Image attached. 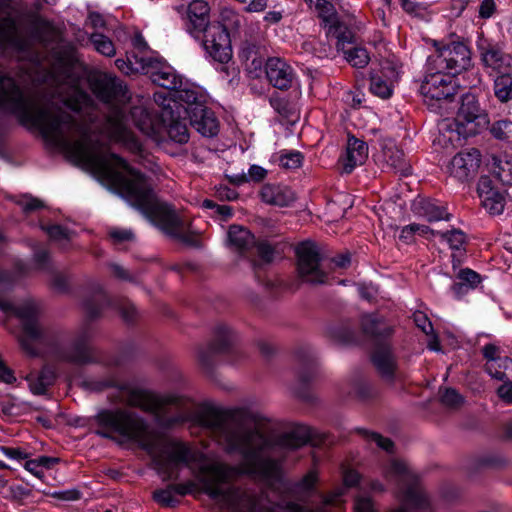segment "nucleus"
Instances as JSON below:
<instances>
[{
    "instance_id": "obj_2",
    "label": "nucleus",
    "mask_w": 512,
    "mask_h": 512,
    "mask_svg": "<svg viewBox=\"0 0 512 512\" xmlns=\"http://www.w3.org/2000/svg\"><path fill=\"white\" fill-rule=\"evenodd\" d=\"M259 421L260 415L247 408L211 411L203 416L202 424L218 436L226 451L242 457L240 466L214 461L201 467L202 491L211 499L227 498L228 493L219 484L241 474L277 478L280 461L286 454L302 448L310 440L307 426L296 425L270 436L257 427Z\"/></svg>"
},
{
    "instance_id": "obj_62",
    "label": "nucleus",
    "mask_w": 512,
    "mask_h": 512,
    "mask_svg": "<svg viewBox=\"0 0 512 512\" xmlns=\"http://www.w3.org/2000/svg\"><path fill=\"white\" fill-rule=\"evenodd\" d=\"M483 356L488 360V363H498L500 356V348L494 344H487L482 349Z\"/></svg>"
},
{
    "instance_id": "obj_30",
    "label": "nucleus",
    "mask_w": 512,
    "mask_h": 512,
    "mask_svg": "<svg viewBox=\"0 0 512 512\" xmlns=\"http://www.w3.org/2000/svg\"><path fill=\"white\" fill-rule=\"evenodd\" d=\"M414 209L424 216L429 222L446 220L449 221L451 215L444 207L439 206L436 202L429 199H421L414 203Z\"/></svg>"
},
{
    "instance_id": "obj_3",
    "label": "nucleus",
    "mask_w": 512,
    "mask_h": 512,
    "mask_svg": "<svg viewBox=\"0 0 512 512\" xmlns=\"http://www.w3.org/2000/svg\"><path fill=\"white\" fill-rule=\"evenodd\" d=\"M99 426L95 433L104 438L114 434L138 443L152 457L153 464L165 480L175 478L179 465L196 460L195 452L181 442L160 440L149 424L137 413L127 409L102 410L95 416Z\"/></svg>"
},
{
    "instance_id": "obj_41",
    "label": "nucleus",
    "mask_w": 512,
    "mask_h": 512,
    "mask_svg": "<svg viewBox=\"0 0 512 512\" xmlns=\"http://www.w3.org/2000/svg\"><path fill=\"white\" fill-rule=\"evenodd\" d=\"M175 100L179 105V108L176 109V113L180 116V108L184 109L185 114L188 115V110L196 105H203L201 101H199L198 93L193 89H180L178 88L175 92Z\"/></svg>"
},
{
    "instance_id": "obj_26",
    "label": "nucleus",
    "mask_w": 512,
    "mask_h": 512,
    "mask_svg": "<svg viewBox=\"0 0 512 512\" xmlns=\"http://www.w3.org/2000/svg\"><path fill=\"white\" fill-rule=\"evenodd\" d=\"M261 199L271 205L288 206L296 199L295 193L286 186L266 184L261 189Z\"/></svg>"
},
{
    "instance_id": "obj_29",
    "label": "nucleus",
    "mask_w": 512,
    "mask_h": 512,
    "mask_svg": "<svg viewBox=\"0 0 512 512\" xmlns=\"http://www.w3.org/2000/svg\"><path fill=\"white\" fill-rule=\"evenodd\" d=\"M130 118L143 134L150 137L156 134L157 120L143 105L133 106L130 110Z\"/></svg>"
},
{
    "instance_id": "obj_42",
    "label": "nucleus",
    "mask_w": 512,
    "mask_h": 512,
    "mask_svg": "<svg viewBox=\"0 0 512 512\" xmlns=\"http://www.w3.org/2000/svg\"><path fill=\"white\" fill-rule=\"evenodd\" d=\"M494 94L502 103L512 100V76L510 74H501L495 78Z\"/></svg>"
},
{
    "instance_id": "obj_52",
    "label": "nucleus",
    "mask_w": 512,
    "mask_h": 512,
    "mask_svg": "<svg viewBox=\"0 0 512 512\" xmlns=\"http://www.w3.org/2000/svg\"><path fill=\"white\" fill-rule=\"evenodd\" d=\"M16 204L23 210L24 213H31L36 210L44 208V203L31 195H23L17 201Z\"/></svg>"
},
{
    "instance_id": "obj_23",
    "label": "nucleus",
    "mask_w": 512,
    "mask_h": 512,
    "mask_svg": "<svg viewBox=\"0 0 512 512\" xmlns=\"http://www.w3.org/2000/svg\"><path fill=\"white\" fill-rule=\"evenodd\" d=\"M110 304L107 294L104 292L100 285H96L85 296L83 301V308L85 317L88 321L98 319L103 309Z\"/></svg>"
},
{
    "instance_id": "obj_48",
    "label": "nucleus",
    "mask_w": 512,
    "mask_h": 512,
    "mask_svg": "<svg viewBox=\"0 0 512 512\" xmlns=\"http://www.w3.org/2000/svg\"><path fill=\"white\" fill-rule=\"evenodd\" d=\"M249 252L257 255L263 263L272 262L274 257V248L267 241H255Z\"/></svg>"
},
{
    "instance_id": "obj_19",
    "label": "nucleus",
    "mask_w": 512,
    "mask_h": 512,
    "mask_svg": "<svg viewBox=\"0 0 512 512\" xmlns=\"http://www.w3.org/2000/svg\"><path fill=\"white\" fill-rule=\"evenodd\" d=\"M190 125L200 134L213 137L218 133L219 122L214 112L204 105H196L188 110Z\"/></svg>"
},
{
    "instance_id": "obj_46",
    "label": "nucleus",
    "mask_w": 512,
    "mask_h": 512,
    "mask_svg": "<svg viewBox=\"0 0 512 512\" xmlns=\"http://www.w3.org/2000/svg\"><path fill=\"white\" fill-rule=\"evenodd\" d=\"M90 40L97 52L108 57L115 55V47L112 41L105 35L101 33H93Z\"/></svg>"
},
{
    "instance_id": "obj_64",
    "label": "nucleus",
    "mask_w": 512,
    "mask_h": 512,
    "mask_svg": "<svg viewBox=\"0 0 512 512\" xmlns=\"http://www.w3.org/2000/svg\"><path fill=\"white\" fill-rule=\"evenodd\" d=\"M505 381L497 390L498 396L507 403H512V382Z\"/></svg>"
},
{
    "instance_id": "obj_58",
    "label": "nucleus",
    "mask_w": 512,
    "mask_h": 512,
    "mask_svg": "<svg viewBox=\"0 0 512 512\" xmlns=\"http://www.w3.org/2000/svg\"><path fill=\"white\" fill-rule=\"evenodd\" d=\"M119 312L124 321L130 323L137 317L135 306L129 301H123L119 304Z\"/></svg>"
},
{
    "instance_id": "obj_7",
    "label": "nucleus",
    "mask_w": 512,
    "mask_h": 512,
    "mask_svg": "<svg viewBox=\"0 0 512 512\" xmlns=\"http://www.w3.org/2000/svg\"><path fill=\"white\" fill-rule=\"evenodd\" d=\"M458 66H430L420 86V92L424 97V102L430 110L440 114H447L448 105L452 102L456 94L457 82L456 76L466 70L464 66L457 69Z\"/></svg>"
},
{
    "instance_id": "obj_44",
    "label": "nucleus",
    "mask_w": 512,
    "mask_h": 512,
    "mask_svg": "<svg viewBox=\"0 0 512 512\" xmlns=\"http://www.w3.org/2000/svg\"><path fill=\"white\" fill-rule=\"evenodd\" d=\"M340 52L343 53V60L347 62H354V64H368L369 62L368 53L364 48L352 45L342 47Z\"/></svg>"
},
{
    "instance_id": "obj_50",
    "label": "nucleus",
    "mask_w": 512,
    "mask_h": 512,
    "mask_svg": "<svg viewBox=\"0 0 512 512\" xmlns=\"http://www.w3.org/2000/svg\"><path fill=\"white\" fill-rule=\"evenodd\" d=\"M315 7L326 25L329 26L338 19L334 7L330 2L326 0H315Z\"/></svg>"
},
{
    "instance_id": "obj_57",
    "label": "nucleus",
    "mask_w": 512,
    "mask_h": 512,
    "mask_svg": "<svg viewBox=\"0 0 512 512\" xmlns=\"http://www.w3.org/2000/svg\"><path fill=\"white\" fill-rule=\"evenodd\" d=\"M457 278L467 286L474 289L480 283V275L471 269H462L459 271Z\"/></svg>"
},
{
    "instance_id": "obj_15",
    "label": "nucleus",
    "mask_w": 512,
    "mask_h": 512,
    "mask_svg": "<svg viewBox=\"0 0 512 512\" xmlns=\"http://www.w3.org/2000/svg\"><path fill=\"white\" fill-rule=\"evenodd\" d=\"M203 32H205L204 48L207 53L214 61L227 64L232 57L231 34L214 24L209 25Z\"/></svg>"
},
{
    "instance_id": "obj_56",
    "label": "nucleus",
    "mask_w": 512,
    "mask_h": 512,
    "mask_svg": "<svg viewBox=\"0 0 512 512\" xmlns=\"http://www.w3.org/2000/svg\"><path fill=\"white\" fill-rule=\"evenodd\" d=\"M173 491L169 486L166 489L157 490L154 492V499L163 506L173 507L177 503L174 498Z\"/></svg>"
},
{
    "instance_id": "obj_4",
    "label": "nucleus",
    "mask_w": 512,
    "mask_h": 512,
    "mask_svg": "<svg viewBox=\"0 0 512 512\" xmlns=\"http://www.w3.org/2000/svg\"><path fill=\"white\" fill-rule=\"evenodd\" d=\"M87 82L96 97L110 105L106 130L111 139L123 143L132 153L142 158V146L130 131L128 116L122 107L130 99L126 86L116 77L100 72L89 74Z\"/></svg>"
},
{
    "instance_id": "obj_8",
    "label": "nucleus",
    "mask_w": 512,
    "mask_h": 512,
    "mask_svg": "<svg viewBox=\"0 0 512 512\" xmlns=\"http://www.w3.org/2000/svg\"><path fill=\"white\" fill-rule=\"evenodd\" d=\"M384 477L397 486L396 497L401 502V506L391 512H409L407 506L417 509L429 507L428 496L420 486L418 477L405 463L392 460L384 469Z\"/></svg>"
},
{
    "instance_id": "obj_45",
    "label": "nucleus",
    "mask_w": 512,
    "mask_h": 512,
    "mask_svg": "<svg viewBox=\"0 0 512 512\" xmlns=\"http://www.w3.org/2000/svg\"><path fill=\"white\" fill-rule=\"evenodd\" d=\"M439 397L442 405L450 409H457L464 402V398L454 388H440Z\"/></svg>"
},
{
    "instance_id": "obj_22",
    "label": "nucleus",
    "mask_w": 512,
    "mask_h": 512,
    "mask_svg": "<svg viewBox=\"0 0 512 512\" xmlns=\"http://www.w3.org/2000/svg\"><path fill=\"white\" fill-rule=\"evenodd\" d=\"M132 56L138 64H163L165 59L153 50L141 33L135 32L131 38Z\"/></svg>"
},
{
    "instance_id": "obj_11",
    "label": "nucleus",
    "mask_w": 512,
    "mask_h": 512,
    "mask_svg": "<svg viewBox=\"0 0 512 512\" xmlns=\"http://www.w3.org/2000/svg\"><path fill=\"white\" fill-rule=\"evenodd\" d=\"M343 494L344 488H337L327 495H321L323 505L317 508L288 502L285 509H282L278 506L273 508L262 507L255 496L242 493L237 496L235 503H233V510L235 512H327L325 506L336 504Z\"/></svg>"
},
{
    "instance_id": "obj_39",
    "label": "nucleus",
    "mask_w": 512,
    "mask_h": 512,
    "mask_svg": "<svg viewBox=\"0 0 512 512\" xmlns=\"http://www.w3.org/2000/svg\"><path fill=\"white\" fill-rule=\"evenodd\" d=\"M169 117H170V124L168 126V135L169 137L180 144L186 143L189 139V133L188 128L185 120H180L177 115V118H175L173 111V107H170Z\"/></svg>"
},
{
    "instance_id": "obj_51",
    "label": "nucleus",
    "mask_w": 512,
    "mask_h": 512,
    "mask_svg": "<svg viewBox=\"0 0 512 512\" xmlns=\"http://www.w3.org/2000/svg\"><path fill=\"white\" fill-rule=\"evenodd\" d=\"M295 355L303 365H315L317 362V353L310 345L298 346Z\"/></svg>"
},
{
    "instance_id": "obj_43",
    "label": "nucleus",
    "mask_w": 512,
    "mask_h": 512,
    "mask_svg": "<svg viewBox=\"0 0 512 512\" xmlns=\"http://www.w3.org/2000/svg\"><path fill=\"white\" fill-rule=\"evenodd\" d=\"M355 431L358 434H360L363 438H365L368 442L375 443L379 448L387 452L393 451L394 443L392 442L391 439L383 437L382 435L376 432H371L364 428H357Z\"/></svg>"
},
{
    "instance_id": "obj_61",
    "label": "nucleus",
    "mask_w": 512,
    "mask_h": 512,
    "mask_svg": "<svg viewBox=\"0 0 512 512\" xmlns=\"http://www.w3.org/2000/svg\"><path fill=\"white\" fill-rule=\"evenodd\" d=\"M46 232L49 237L53 240H69V231L60 226V225H52L46 228Z\"/></svg>"
},
{
    "instance_id": "obj_40",
    "label": "nucleus",
    "mask_w": 512,
    "mask_h": 512,
    "mask_svg": "<svg viewBox=\"0 0 512 512\" xmlns=\"http://www.w3.org/2000/svg\"><path fill=\"white\" fill-rule=\"evenodd\" d=\"M328 336L341 344L350 343L354 340V331L348 323H333L327 327Z\"/></svg>"
},
{
    "instance_id": "obj_54",
    "label": "nucleus",
    "mask_w": 512,
    "mask_h": 512,
    "mask_svg": "<svg viewBox=\"0 0 512 512\" xmlns=\"http://www.w3.org/2000/svg\"><path fill=\"white\" fill-rule=\"evenodd\" d=\"M108 234L115 244L130 242L135 238L134 233L130 229L113 227L109 229Z\"/></svg>"
},
{
    "instance_id": "obj_35",
    "label": "nucleus",
    "mask_w": 512,
    "mask_h": 512,
    "mask_svg": "<svg viewBox=\"0 0 512 512\" xmlns=\"http://www.w3.org/2000/svg\"><path fill=\"white\" fill-rule=\"evenodd\" d=\"M384 159L396 173L407 176L410 174L411 166L406 161L404 152L396 146H387L384 149Z\"/></svg>"
},
{
    "instance_id": "obj_14",
    "label": "nucleus",
    "mask_w": 512,
    "mask_h": 512,
    "mask_svg": "<svg viewBox=\"0 0 512 512\" xmlns=\"http://www.w3.org/2000/svg\"><path fill=\"white\" fill-rule=\"evenodd\" d=\"M121 71L126 75L147 74L154 84L168 90H177L183 84L182 76L172 66H121Z\"/></svg>"
},
{
    "instance_id": "obj_55",
    "label": "nucleus",
    "mask_w": 512,
    "mask_h": 512,
    "mask_svg": "<svg viewBox=\"0 0 512 512\" xmlns=\"http://www.w3.org/2000/svg\"><path fill=\"white\" fill-rule=\"evenodd\" d=\"M303 160V156L300 152H290L280 157V165L287 169L298 168Z\"/></svg>"
},
{
    "instance_id": "obj_37",
    "label": "nucleus",
    "mask_w": 512,
    "mask_h": 512,
    "mask_svg": "<svg viewBox=\"0 0 512 512\" xmlns=\"http://www.w3.org/2000/svg\"><path fill=\"white\" fill-rule=\"evenodd\" d=\"M328 34L337 39V52L340 53L342 47L354 45L353 32L338 19L328 26Z\"/></svg>"
},
{
    "instance_id": "obj_60",
    "label": "nucleus",
    "mask_w": 512,
    "mask_h": 512,
    "mask_svg": "<svg viewBox=\"0 0 512 512\" xmlns=\"http://www.w3.org/2000/svg\"><path fill=\"white\" fill-rule=\"evenodd\" d=\"M84 385L89 390L102 391L106 388L114 386L115 380L113 378H107L104 380H90V381H85Z\"/></svg>"
},
{
    "instance_id": "obj_49",
    "label": "nucleus",
    "mask_w": 512,
    "mask_h": 512,
    "mask_svg": "<svg viewBox=\"0 0 512 512\" xmlns=\"http://www.w3.org/2000/svg\"><path fill=\"white\" fill-rule=\"evenodd\" d=\"M436 235L445 239L449 243L450 248L455 250H459L463 246L466 238L465 234L459 229H452L447 232L435 231V236Z\"/></svg>"
},
{
    "instance_id": "obj_16",
    "label": "nucleus",
    "mask_w": 512,
    "mask_h": 512,
    "mask_svg": "<svg viewBox=\"0 0 512 512\" xmlns=\"http://www.w3.org/2000/svg\"><path fill=\"white\" fill-rule=\"evenodd\" d=\"M371 362L380 376L388 384H393L398 371L397 358L388 343H379L371 353Z\"/></svg>"
},
{
    "instance_id": "obj_33",
    "label": "nucleus",
    "mask_w": 512,
    "mask_h": 512,
    "mask_svg": "<svg viewBox=\"0 0 512 512\" xmlns=\"http://www.w3.org/2000/svg\"><path fill=\"white\" fill-rule=\"evenodd\" d=\"M437 50L446 64H459L470 60V50L461 42H453L442 48H437Z\"/></svg>"
},
{
    "instance_id": "obj_17",
    "label": "nucleus",
    "mask_w": 512,
    "mask_h": 512,
    "mask_svg": "<svg viewBox=\"0 0 512 512\" xmlns=\"http://www.w3.org/2000/svg\"><path fill=\"white\" fill-rule=\"evenodd\" d=\"M477 193L482 207L490 215H500L506 205L505 195L493 185L489 176H481L477 184Z\"/></svg>"
},
{
    "instance_id": "obj_63",
    "label": "nucleus",
    "mask_w": 512,
    "mask_h": 512,
    "mask_svg": "<svg viewBox=\"0 0 512 512\" xmlns=\"http://www.w3.org/2000/svg\"><path fill=\"white\" fill-rule=\"evenodd\" d=\"M356 512H374L373 503L370 498L359 496L355 501Z\"/></svg>"
},
{
    "instance_id": "obj_25",
    "label": "nucleus",
    "mask_w": 512,
    "mask_h": 512,
    "mask_svg": "<svg viewBox=\"0 0 512 512\" xmlns=\"http://www.w3.org/2000/svg\"><path fill=\"white\" fill-rule=\"evenodd\" d=\"M209 6L204 0H193L187 8L189 30L203 32L209 26Z\"/></svg>"
},
{
    "instance_id": "obj_27",
    "label": "nucleus",
    "mask_w": 512,
    "mask_h": 512,
    "mask_svg": "<svg viewBox=\"0 0 512 512\" xmlns=\"http://www.w3.org/2000/svg\"><path fill=\"white\" fill-rule=\"evenodd\" d=\"M0 46H10L19 50L27 47V41L11 18L0 19Z\"/></svg>"
},
{
    "instance_id": "obj_12",
    "label": "nucleus",
    "mask_w": 512,
    "mask_h": 512,
    "mask_svg": "<svg viewBox=\"0 0 512 512\" xmlns=\"http://www.w3.org/2000/svg\"><path fill=\"white\" fill-rule=\"evenodd\" d=\"M297 269L299 276L311 284H323L327 274L322 266V256L318 246L305 241L296 247Z\"/></svg>"
},
{
    "instance_id": "obj_28",
    "label": "nucleus",
    "mask_w": 512,
    "mask_h": 512,
    "mask_svg": "<svg viewBox=\"0 0 512 512\" xmlns=\"http://www.w3.org/2000/svg\"><path fill=\"white\" fill-rule=\"evenodd\" d=\"M25 379L29 383L30 391L33 394L44 395L48 387L54 384L56 372L53 367L45 365L39 372H30Z\"/></svg>"
},
{
    "instance_id": "obj_1",
    "label": "nucleus",
    "mask_w": 512,
    "mask_h": 512,
    "mask_svg": "<svg viewBox=\"0 0 512 512\" xmlns=\"http://www.w3.org/2000/svg\"><path fill=\"white\" fill-rule=\"evenodd\" d=\"M74 67L22 66L16 76L0 73V109L38 128L52 145L108 170V151H92L87 127L63 108L80 111L92 102Z\"/></svg>"
},
{
    "instance_id": "obj_59",
    "label": "nucleus",
    "mask_w": 512,
    "mask_h": 512,
    "mask_svg": "<svg viewBox=\"0 0 512 512\" xmlns=\"http://www.w3.org/2000/svg\"><path fill=\"white\" fill-rule=\"evenodd\" d=\"M51 285L55 291L60 293L66 292L68 290V280L66 276L57 271L52 273Z\"/></svg>"
},
{
    "instance_id": "obj_21",
    "label": "nucleus",
    "mask_w": 512,
    "mask_h": 512,
    "mask_svg": "<svg viewBox=\"0 0 512 512\" xmlns=\"http://www.w3.org/2000/svg\"><path fill=\"white\" fill-rule=\"evenodd\" d=\"M367 157V144L355 136H349L346 155L342 159L343 172L347 174L351 173L356 166L362 165L366 161Z\"/></svg>"
},
{
    "instance_id": "obj_32",
    "label": "nucleus",
    "mask_w": 512,
    "mask_h": 512,
    "mask_svg": "<svg viewBox=\"0 0 512 512\" xmlns=\"http://www.w3.org/2000/svg\"><path fill=\"white\" fill-rule=\"evenodd\" d=\"M240 57L242 61H250L251 64H277L282 61L279 57H270L265 48L255 44H246L241 50Z\"/></svg>"
},
{
    "instance_id": "obj_6",
    "label": "nucleus",
    "mask_w": 512,
    "mask_h": 512,
    "mask_svg": "<svg viewBox=\"0 0 512 512\" xmlns=\"http://www.w3.org/2000/svg\"><path fill=\"white\" fill-rule=\"evenodd\" d=\"M14 282L12 273L0 270V310L13 313L20 319L22 331L18 341L27 355L35 357L39 355L41 347L48 344L49 339L37 320L39 309L35 301L27 300L15 307L2 297L13 288Z\"/></svg>"
},
{
    "instance_id": "obj_24",
    "label": "nucleus",
    "mask_w": 512,
    "mask_h": 512,
    "mask_svg": "<svg viewBox=\"0 0 512 512\" xmlns=\"http://www.w3.org/2000/svg\"><path fill=\"white\" fill-rule=\"evenodd\" d=\"M395 74L396 71L393 66L372 70L369 73L370 91L381 98L390 97L392 89L388 79L395 76Z\"/></svg>"
},
{
    "instance_id": "obj_53",
    "label": "nucleus",
    "mask_w": 512,
    "mask_h": 512,
    "mask_svg": "<svg viewBox=\"0 0 512 512\" xmlns=\"http://www.w3.org/2000/svg\"><path fill=\"white\" fill-rule=\"evenodd\" d=\"M416 230L431 232V234L435 236V230L431 229L429 226L413 223L402 228L399 238L408 243L412 241L413 236L416 234Z\"/></svg>"
},
{
    "instance_id": "obj_36",
    "label": "nucleus",
    "mask_w": 512,
    "mask_h": 512,
    "mask_svg": "<svg viewBox=\"0 0 512 512\" xmlns=\"http://www.w3.org/2000/svg\"><path fill=\"white\" fill-rule=\"evenodd\" d=\"M265 77L278 89H287L292 82L290 66H267L265 67Z\"/></svg>"
},
{
    "instance_id": "obj_13",
    "label": "nucleus",
    "mask_w": 512,
    "mask_h": 512,
    "mask_svg": "<svg viewBox=\"0 0 512 512\" xmlns=\"http://www.w3.org/2000/svg\"><path fill=\"white\" fill-rule=\"evenodd\" d=\"M234 334L226 324H217L214 328V338L206 347L198 351V361L207 371H211L215 364V356L230 351Z\"/></svg>"
},
{
    "instance_id": "obj_10",
    "label": "nucleus",
    "mask_w": 512,
    "mask_h": 512,
    "mask_svg": "<svg viewBox=\"0 0 512 512\" xmlns=\"http://www.w3.org/2000/svg\"><path fill=\"white\" fill-rule=\"evenodd\" d=\"M489 123L488 115L483 110L472 93L461 97L460 106L454 119L455 131L464 138L474 136Z\"/></svg>"
},
{
    "instance_id": "obj_18",
    "label": "nucleus",
    "mask_w": 512,
    "mask_h": 512,
    "mask_svg": "<svg viewBox=\"0 0 512 512\" xmlns=\"http://www.w3.org/2000/svg\"><path fill=\"white\" fill-rule=\"evenodd\" d=\"M480 153L477 149L457 153L449 163L450 176L459 181H466L474 176L479 168Z\"/></svg>"
},
{
    "instance_id": "obj_47",
    "label": "nucleus",
    "mask_w": 512,
    "mask_h": 512,
    "mask_svg": "<svg viewBox=\"0 0 512 512\" xmlns=\"http://www.w3.org/2000/svg\"><path fill=\"white\" fill-rule=\"evenodd\" d=\"M490 133L498 140L508 141L512 139V121L502 119L494 122L490 127Z\"/></svg>"
},
{
    "instance_id": "obj_9",
    "label": "nucleus",
    "mask_w": 512,
    "mask_h": 512,
    "mask_svg": "<svg viewBox=\"0 0 512 512\" xmlns=\"http://www.w3.org/2000/svg\"><path fill=\"white\" fill-rule=\"evenodd\" d=\"M93 329L84 323L64 345L55 347L52 355L59 361L75 366H86L98 362L97 349L92 344Z\"/></svg>"
},
{
    "instance_id": "obj_34",
    "label": "nucleus",
    "mask_w": 512,
    "mask_h": 512,
    "mask_svg": "<svg viewBox=\"0 0 512 512\" xmlns=\"http://www.w3.org/2000/svg\"><path fill=\"white\" fill-rule=\"evenodd\" d=\"M490 172L503 184L512 185V156H493Z\"/></svg>"
},
{
    "instance_id": "obj_5",
    "label": "nucleus",
    "mask_w": 512,
    "mask_h": 512,
    "mask_svg": "<svg viewBox=\"0 0 512 512\" xmlns=\"http://www.w3.org/2000/svg\"><path fill=\"white\" fill-rule=\"evenodd\" d=\"M118 397L128 406L155 414L157 423L165 428L184 423L189 416L188 400L179 395L157 396L144 390L122 386Z\"/></svg>"
},
{
    "instance_id": "obj_31",
    "label": "nucleus",
    "mask_w": 512,
    "mask_h": 512,
    "mask_svg": "<svg viewBox=\"0 0 512 512\" xmlns=\"http://www.w3.org/2000/svg\"><path fill=\"white\" fill-rule=\"evenodd\" d=\"M229 243L239 252L250 251L255 244V238L250 231L242 226L232 225L228 231Z\"/></svg>"
},
{
    "instance_id": "obj_20",
    "label": "nucleus",
    "mask_w": 512,
    "mask_h": 512,
    "mask_svg": "<svg viewBox=\"0 0 512 512\" xmlns=\"http://www.w3.org/2000/svg\"><path fill=\"white\" fill-rule=\"evenodd\" d=\"M361 327L363 333L374 342V346L387 343L385 340L394 332L393 327L376 314L364 315L361 319Z\"/></svg>"
},
{
    "instance_id": "obj_38",
    "label": "nucleus",
    "mask_w": 512,
    "mask_h": 512,
    "mask_svg": "<svg viewBox=\"0 0 512 512\" xmlns=\"http://www.w3.org/2000/svg\"><path fill=\"white\" fill-rule=\"evenodd\" d=\"M241 23V16L237 12L231 8L224 7L220 10L218 21L214 23V25L220 26V28L229 34H234L238 32Z\"/></svg>"
}]
</instances>
